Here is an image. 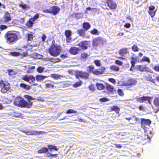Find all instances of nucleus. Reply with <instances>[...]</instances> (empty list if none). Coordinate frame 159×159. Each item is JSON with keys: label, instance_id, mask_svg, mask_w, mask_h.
Returning <instances> with one entry per match:
<instances>
[{"label": "nucleus", "instance_id": "f257e3e1", "mask_svg": "<svg viewBox=\"0 0 159 159\" xmlns=\"http://www.w3.org/2000/svg\"><path fill=\"white\" fill-rule=\"evenodd\" d=\"M47 78V76L40 75H38L36 76V78L34 77L32 75H25L22 78V79L30 83H31V82H34L36 79V80L39 82H41L44 79Z\"/></svg>", "mask_w": 159, "mask_h": 159}, {"label": "nucleus", "instance_id": "f03ea898", "mask_svg": "<svg viewBox=\"0 0 159 159\" xmlns=\"http://www.w3.org/2000/svg\"><path fill=\"white\" fill-rule=\"evenodd\" d=\"M24 97L25 98L28 99V102L25 101L23 99L20 100L18 98H16V99L15 102H19V104L22 107L30 108L32 105V102H30V101L31 100H35V98L28 95H25Z\"/></svg>", "mask_w": 159, "mask_h": 159}, {"label": "nucleus", "instance_id": "7ed1b4c3", "mask_svg": "<svg viewBox=\"0 0 159 159\" xmlns=\"http://www.w3.org/2000/svg\"><path fill=\"white\" fill-rule=\"evenodd\" d=\"M141 127L144 129L146 135L147 136V138L150 140V136L148 134V132L151 121L150 120L147 119H141Z\"/></svg>", "mask_w": 159, "mask_h": 159}, {"label": "nucleus", "instance_id": "20e7f679", "mask_svg": "<svg viewBox=\"0 0 159 159\" xmlns=\"http://www.w3.org/2000/svg\"><path fill=\"white\" fill-rule=\"evenodd\" d=\"M48 50L51 55L53 57H57L60 54L61 48L57 45H52L49 48Z\"/></svg>", "mask_w": 159, "mask_h": 159}, {"label": "nucleus", "instance_id": "39448f33", "mask_svg": "<svg viewBox=\"0 0 159 159\" xmlns=\"http://www.w3.org/2000/svg\"><path fill=\"white\" fill-rule=\"evenodd\" d=\"M5 37L7 42L9 43H13L18 39V36L15 33L8 32L6 34Z\"/></svg>", "mask_w": 159, "mask_h": 159}, {"label": "nucleus", "instance_id": "423d86ee", "mask_svg": "<svg viewBox=\"0 0 159 159\" xmlns=\"http://www.w3.org/2000/svg\"><path fill=\"white\" fill-rule=\"evenodd\" d=\"M106 41V39L98 37L93 39L92 44L93 46L95 47L98 46H100L105 43Z\"/></svg>", "mask_w": 159, "mask_h": 159}, {"label": "nucleus", "instance_id": "0eeeda50", "mask_svg": "<svg viewBox=\"0 0 159 159\" xmlns=\"http://www.w3.org/2000/svg\"><path fill=\"white\" fill-rule=\"evenodd\" d=\"M152 97H150L148 96H143L142 97H138L135 98L137 102L142 103L145 102L146 103H149L150 104H151V100Z\"/></svg>", "mask_w": 159, "mask_h": 159}, {"label": "nucleus", "instance_id": "6e6552de", "mask_svg": "<svg viewBox=\"0 0 159 159\" xmlns=\"http://www.w3.org/2000/svg\"><path fill=\"white\" fill-rule=\"evenodd\" d=\"M0 87L1 88V92L3 93H5L9 90L10 85L9 84H5L2 80L0 81Z\"/></svg>", "mask_w": 159, "mask_h": 159}, {"label": "nucleus", "instance_id": "1a4fd4ad", "mask_svg": "<svg viewBox=\"0 0 159 159\" xmlns=\"http://www.w3.org/2000/svg\"><path fill=\"white\" fill-rule=\"evenodd\" d=\"M106 3L108 7L111 9H116L117 5L114 0H107Z\"/></svg>", "mask_w": 159, "mask_h": 159}, {"label": "nucleus", "instance_id": "9d476101", "mask_svg": "<svg viewBox=\"0 0 159 159\" xmlns=\"http://www.w3.org/2000/svg\"><path fill=\"white\" fill-rule=\"evenodd\" d=\"M75 77L76 78H84L85 79H87L89 77V74L88 73L86 72H83L80 71L77 73L75 75Z\"/></svg>", "mask_w": 159, "mask_h": 159}, {"label": "nucleus", "instance_id": "9b49d317", "mask_svg": "<svg viewBox=\"0 0 159 159\" xmlns=\"http://www.w3.org/2000/svg\"><path fill=\"white\" fill-rule=\"evenodd\" d=\"M128 48H124L122 49L119 52V54L122 57H118L120 59H125L127 58L126 55L127 54L129 55V53L128 51Z\"/></svg>", "mask_w": 159, "mask_h": 159}, {"label": "nucleus", "instance_id": "f8f14e48", "mask_svg": "<svg viewBox=\"0 0 159 159\" xmlns=\"http://www.w3.org/2000/svg\"><path fill=\"white\" fill-rule=\"evenodd\" d=\"M137 83V81L135 79H130L128 80L126 83L124 84L125 86H132L135 85Z\"/></svg>", "mask_w": 159, "mask_h": 159}, {"label": "nucleus", "instance_id": "ddd939ff", "mask_svg": "<svg viewBox=\"0 0 159 159\" xmlns=\"http://www.w3.org/2000/svg\"><path fill=\"white\" fill-rule=\"evenodd\" d=\"M24 133H25L27 135H36L38 134H40L42 133H44V132L42 131H37L36 130H31L27 132L23 131Z\"/></svg>", "mask_w": 159, "mask_h": 159}, {"label": "nucleus", "instance_id": "4468645a", "mask_svg": "<svg viewBox=\"0 0 159 159\" xmlns=\"http://www.w3.org/2000/svg\"><path fill=\"white\" fill-rule=\"evenodd\" d=\"M136 68L139 71L141 72L145 71L146 70L149 69V68L148 67H147L146 65H139L137 66Z\"/></svg>", "mask_w": 159, "mask_h": 159}, {"label": "nucleus", "instance_id": "2eb2a0df", "mask_svg": "<svg viewBox=\"0 0 159 159\" xmlns=\"http://www.w3.org/2000/svg\"><path fill=\"white\" fill-rule=\"evenodd\" d=\"M155 7L154 6H151L149 7L148 13L152 17H153L155 15L156 10H155Z\"/></svg>", "mask_w": 159, "mask_h": 159}, {"label": "nucleus", "instance_id": "dca6fc26", "mask_svg": "<svg viewBox=\"0 0 159 159\" xmlns=\"http://www.w3.org/2000/svg\"><path fill=\"white\" fill-rule=\"evenodd\" d=\"M60 9L57 6L52 7L51 9V13H52L54 15L57 14L60 11Z\"/></svg>", "mask_w": 159, "mask_h": 159}, {"label": "nucleus", "instance_id": "f3484780", "mask_svg": "<svg viewBox=\"0 0 159 159\" xmlns=\"http://www.w3.org/2000/svg\"><path fill=\"white\" fill-rule=\"evenodd\" d=\"M71 31L70 30H66L65 31V35L66 37V41L67 43L70 42V41L71 40Z\"/></svg>", "mask_w": 159, "mask_h": 159}, {"label": "nucleus", "instance_id": "a211bd4d", "mask_svg": "<svg viewBox=\"0 0 159 159\" xmlns=\"http://www.w3.org/2000/svg\"><path fill=\"white\" fill-rule=\"evenodd\" d=\"M88 45V42L87 41H84L80 43L79 45L83 49H86L87 48V46Z\"/></svg>", "mask_w": 159, "mask_h": 159}, {"label": "nucleus", "instance_id": "6ab92c4d", "mask_svg": "<svg viewBox=\"0 0 159 159\" xmlns=\"http://www.w3.org/2000/svg\"><path fill=\"white\" fill-rule=\"evenodd\" d=\"M4 21L6 23L8 22L11 20L10 13L7 12H6L5 13V14L4 16Z\"/></svg>", "mask_w": 159, "mask_h": 159}, {"label": "nucleus", "instance_id": "aec40b11", "mask_svg": "<svg viewBox=\"0 0 159 159\" xmlns=\"http://www.w3.org/2000/svg\"><path fill=\"white\" fill-rule=\"evenodd\" d=\"M126 119L128 120H132L134 121L133 122H130V123L131 124H134V122H135L136 121H138L139 120V119L138 118H137L135 116H132L130 117H126Z\"/></svg>", "mask_w": 159, "mask_h": 159}, {"label": "nucleus", "instance_id": "412c9836", "mask_svg": "<svg viewBox=\"0 0 159 159\" xmlns=\"http://www.w3.org/2000/svg\"><path fill=\"white\" fill-rule=\"evenodd\" d=\"M78 49L76 47H72L70 49V53L76 55L78 53Z\"/></svg>", "mask_w": 159, "mask_h": 159}, {"label": "nucleus", "instance_id": "4be33fe9", "mask_svg": "<svg viewBox=\"0 0 159 159\" xmlns=\"http://www.w3.org/2000/svg\"><path fill=\"white\" fill-rule=\"evenodd\" d=\"M35 21V20L34 18H31L29 19L28 22L26 23V25L29 27H31L33 26Z\"/></svg>", "mask_w": 159, "mask_h": 159}, {"label": "nucleus", "instance_id": "5701e85b", "mask_svg": "<svg viewBox=\"0 0 159 159\" xmlns=\"http://www.w3.org/2000/svg\"><path fill=\"white\" fill-rule=\"evenodd\" d=\"M154 105L157 107L158 111L159 110V97L156 98L154 101Z\"/></svg>", "mask_w": 159, "mask_h": 159}, {"label": "nucleus", "instance_id": "b1692460", "mask_svg": "<svg viewBox=\"0 0 159 159\" xmlns=\"http://www.w3.org/2000/svg\"><path fill=\"white\" fill-rule=\"evenodd\" d=\"M48 149L47 148L43 147L38 151V152L39 153H45L48 152Z\"/></svg>", "mask_w": 159, "mask_h": 159}, {"label": "nucleus", "instance_id": "393cba45", "mask_svg": "<svg viewBox=\"0 0 159 159\" xmlns=\"http://www.w3.org/2000/svg\"><path fill=\"white\" fill-rule=\"evenodd\" d=\"M83 27L86 30H87L90 28V25L89 23L85 22L83 24Z\"/></svg>", "mask_w": 159, "mask_h": 159}, {"label": "nucleus", "instance_id": "a878e982", "mask_svg": "<svg viewBox=\"0 0 159 159\" xmlns=\"http://www.w3.org/2000/svg\"><path fill=\"white\" fill-rule=\"evenodd\" d=\"M82 84V81H79L76 82L73 85V86L74 88H76L81 85Z\"/></svg>", "mask_w": 159, "mask_h": 159}, {"label": "nucleus", "instance_id": "bb28decb", "mask_svg": "<svg viewBox=\"0 0 159 159\" xmlns=\"http://www.w3.org/2000/svg\"><path fill=\"white\" fill-rule=\"evenodd\" d=\"M106 88L107 90L110 92H112L114 89L112 86L109 84H107Z\"/></svg>", "mask_w": 159, "mask_h": 159}, {"label": "nucleus", "instance_id": "cd10ccee", "mask_svg": "<svg viewBox=\"0 0 159 159\" xmlns=\"http://www.w3.org/2000/svg\"><path fill=\"white\" fill-rule=\"evenodd\" d=\"M19 6L20 7H22L23 9L25 10H27L30 8L29 6L28 5L24 3L20 4Z\"/></svg>", "mask_w": 159, "mask_h": 159}, {"label": "nucleus", "instance_id": "c85d7f7f", "mask_svg": "<svg viewBox=\"0 0 159 159\" xmlns=\"http://www.w3.org/2000/svg\"><path fill=\"white\" fill-rule=\"evenodd\" d=\"M143 61H146L149 63L150 62V61L148 57L146 56H144L142 59L140 60L141 62Z\"/></svg>", "mask_w": 159, "mask_h": 159}, {"label": "nucleus", "instance_id": "c756f323", "mask_svg": "<svg viewBox=\"0 0 159 159\" xmlns=\"http://www.w3.org/2000/svg\"><path fill=\"white\" fill-rule=\"evenodd\" d=\"M96 86L97 87L98 89L99 90H102L104 88V86L101 84L97 83L96 84Z\"/></svg>", "mask_w": 159, "mask_h": 159}, {"label": "nucleus", "instance_id": "7c9ffc66", "mask_svg": "<svg viewBox=\"0 0 159 159\" xmlns=\"http://www.w3.org/2000/svg\"><path fill=\"white\" fill-rule=\"evenodd\" d=\"M78 33L81 36H84L85 34V31L83 30H77Z\"/></svg>", "mask_w": 159, "mask_h": 159}, {"label": "nucleus", "instance_id": "2f4dec72", "mask_svg": "<svg viewBox=\"0 0 159 159\" xmlns=\"http://www.w3.org/2000/svg\"><path fill=\"white\" fill-rule=\"evenodd\" d=\"M33 57L34 58H36L38 59H41L43 57V56L42 55L37 53H34L33 55Z\"/></svg>", "mask_w": 159, "mask_h": 159}, {"label": "nucleus", "instance_id": "473e14b6", "mask_svg": "<svg viewBox=\"0 0 159 159\" xmlns=\"http://www.w3.org/2000/svg\"><path fill=\"white\" fill-rule=\"evenodd\" d=\"M27 36L28 41H31L33 40L34 36L31 32L28 33Z\"/></svg>", "mask_w": 159, "mask_h": 159}, {"label": "nucleus", "instance_id": "72a5a7b5", "mask_svg": "<svg viewBox=\"0 0 159 159\" xmlns=\"http://www.w3.org/2000/svg\"><path fill=\"white\" fill-rule=\"evenodd\" d=\"M111 109L113 111H115L116 113H119L120 111V108L116 106H113Z\"/></svg>", "mask_w": 159, "mask_h": 159}, {"label": "nucleus", "instance_id": "f704fd0d", "mask_svg": "<svg viewBox=\"0 0 159 159\" xmlns=\"http://www.w3.org/2000/svg\"><path fill=\"white\" fill-rule=\"evenodd\" d=\"M20 87L26 89H30V86H29L23 83H21L20 84Z\"/></svg>", "mask_w": 159, "mask_h": 159}, {"label": "nucleus", "instance_id": "c9c22d12", "mask_svg": "<svg viewBox=\"0 0 159 159\" xmlns=\"http://www.w3.org/2000/svg\"><path fill=\"white\" fill-rule=\"evenodd\" d=\"M110 68L111 70L115 71H118L119 70V68L115 66H111Z\"/></svg>", "mask_w": 159, "mask_h": 159}, {"label": "nucleus", "instance_id": "e433bc0d", "mask_svg": "<svg viewBox=\"0 0 159 159\" xmlns=\"http://www.w3.org/2000/svg\"><path fill=\"white\" fill-rule=\"evenodd\" d=\"M94 66L93 65L89 66L87 70V71L88 73H91L92 72H93V70H94Z\"/></svg>", "mask_w": 159, "mask_h": 159}, {"label": "nucleus", "instance_id": "4c0bfd02", "mask_svg": "<svg viewBox=\"0 0 159 159\" xmlns=\"http://www.w3.org/2000/svg\"><path fill=\"white\" fill-rule=\"evenodd\" d=\"M48 147L50 150H52L53 149L56 151H57L58 150V148L56 146L53 145H48Z\"/></svg>", "mask_w": 159, "mask_h": 159}, {"label": "nucleus", "instance_id": "58836bf2", "mask_svg": "<svg viewBox=\"0 0 159 159\" xmlns=\"http://www.w3.org/2000/svg\"><path fill=\"white\" fill-rule=\"evenodd\" d=\"M12 115L14 117H18L20 116L21 113L20 112H15L12 113Z\"/></svg>", "mask_w": 159, "mask_h": 159}, {"label": "nucleus", "instance_id": "ea45409f", "mask_svg": "<svg viewBox=\"0 0 159 159\" xmlns=\"http://www.w3.org/2000/svg\"><path fill=\"white\" fill-rule=\"evenodd\" d=\"M44 68L42 66H39L37 69V71L39 73H42L44 70Z\"/></svg>", "mask_w": 159, "mask_h": 159}, {"label": "nucleus", "instance_id": "a19ab883", "mask_svg": "<svg viewBox=\"0 0 159 159\" xmlns=\"http://www.w3.org/2000/svg\"><path fill=\"white\" fill-rule=\"evenodd\" d=\"M8 75H9L13 76L16 74V73L13 70H8Z\"/></svg>", "mask_w": 159, "mask_h": 159}, {"label": "nucleus", "instance_id": "79ce46f5", "mask_svg": "<svg viewBox=\"0 0 159 159\" xmlns=\"http://www.w3.org/2000/svg\"><path fill=\"white\" fill-rule=\"evenodd\" d=\"M132 49L134 52H138L139 51L138 47L135 45H134L132 47Z\"/></svg>", "mask_w": 159, "mask_h": 159}, {"label": "nucleus", "instance_id": "37998d69", "mask_svg": "<svg viewBox=\"0 0 159 159\" xmlns=\"http://www.w3.org/2000/svg\"><path fill=\"white\" fill-rule=\"evenodd\" d=\"M93 73L96 75H99L102 74V72H101L100 71L98 70H95L93 71Z\"/></svg>", "mask_w": 159, "mask_h": 159}, {"label": "nucleus", "instance_id": "c03bdc74", "mask_svg": "<svg viewBox=\"0 0 159 159\" xmlns=\"http://www.w3.org/2000/svg\"><path fill=\"white\" fill-rule=\"evenodd\" d=\"M77 112V111L74 110L73 109H69L66 112V113L67 114H70V113H76Z\"/></svg>", "mask_w": 159, "mask_h": 159}, {"label": "nucleus", "instance_id": "a18cd8bd", "mask_svg": "<svg viewBox=\"0 0 159 159\" xmlns=\"http://www.w3.org/2000/svg\"><path fill=\"white\" fill-rule=\"evenodd\" d=\"M46 88H52L53 87V85L51 84L47 83L45 84Z\"/></svg>", "mask_w": 159, "mask_h": 159}, {"label": "nucleus", "instance_id": "49530a36", "mask_svg": "<svg viewBox=\"0 0 159 159\" xmlns=\"http://www.w3.org/2000/svg\"><path fill=\"white\" fill-rule=\"evenodd\" d=\"M52 62L56 63L60 61V60L58 58H52Z\"/></svg>", "mask_w": 159, "mask_h": 159}, {"label": "nucleus", "instance_id": "de8ad7c7", "mask_svg": "<svg viewBox=\"0 0 159 159\" xmlns=\"http://www.w3.org/2000/svg\"><path fill=\"white\" fill-rule=\"evenodd\" d=\"M61 76L57 74H53L52 75V77L53 78L55 79H58L60 77H61Z\"/></svg>", "mask_w": 159, "mask_h": 159}, {"label": "nucleus", "instance_id": "09e8293b", "mask_svg": "<svg viewBox=\"0 0 159 159\" xmlns=\"http://www.w3.org/2000/svg\"><path fill=\"white\" fill-rule=\"evenodd\" d=\"M94 63H95V64L98 66H100L101 65V63H100V62L98 60H95L94 61Z\"/></svg>", "mask_w": 159, "mask_h": 159}, {"label": "nucleus", "instance_id": "8fccbe9b", "mask_svg": "<svg viewBox=\"0 0 159 159\" xmlns=\"http://www.w3.org/2000/svg\"><path fill=\"white\" fill-rule=\"evenodd\" d=\"M20 53L18 52H11L10 53V54L14 56H19L20 55Z\"/></svg>", "mask_w": 159, "mask_h": 159}, {"label": "nucleus", "instance_id": "3c124183", "mask_svg": "<svg viewBox=\"0 0 159 159\" xmlns=\"http://www.w3.org/2000/svg\"><path fill=\"white\" fill-rule=\"evenodd\" d=\"M115 63L120 66H122L123 64V62L119 60H116L115 61Z\"/></svg>", "mask_w": 159, "mask_h": 159}, {"label": "nucleus", "instance_id": "603ef678", "mask_svg": "<svg viewBox=\"0 0 159 159\" xmlns=\"http://www.w3.org/2000/svg\"><path fill=\"white\" fill-rule=\"evenodd\" d=\"M100 101L102 102H105L109 101V99L106 98H103L100 99Z\"/></svg>", "mask_w": 159, "mask_h": 159}, {"label": "nucleus", "instance_id": "864d4df0", "mask_svg": "<svg viewBox=\"0 0 159 159\" xmlns=\"http://www.w3.org/2000/svg\"><path fill=\"white\" fill-rule=\"evenodd\" d=\"M118 94L121 96H123L124 95V93L122 92V90L120 89H118Z\"/></svg>", "mask_w": 159, "mask_h": 159}, {"label": "nucleus", "instance_id": "5fc2aeb1", "mask_svg": "<svg viewBox=\"0 0 159 159\" xmlns=\"http://www.w3.org/2000/svg\"><path fill=\"white\" fill-rule=\"evenodd\" d=\"M88 56V55L87 54L85 53H82L81 55V57L82 58H86Z\"/></svg>", "mask_w": 159, "mask_h": 159}, {"label": "nucleus", "instance_id": "6e6d98bb", "mask_svg": "<svg viewBox=\"0 0 159 159\" xmlns=\"http://www.w3.org/2000/svg\"><path fill=\"white\" fill-rule=\"evenodd\" d=\"M7 27L6 25H2L0 26V29L1 30H4L6 29L7 28Z\"/></svg>", "mask_w": 159, "mask_h": 159}, {"label": "nucleus", "instance_id": "4d7b16f0", "mask_svg": "<svg viewBox=\"0 0 159 159\" xmlns=\"http://www.w3.org/2000/svg\"><path fill=\"white\" fill-rule=\"evenodd\" d=\"M98 31L96 29H94L91 31V33L93 34H97Z\"/></svg>", "mask_w": 159, "mask_h": 159}, {"label": "nucleus", "instance_id": "13d9d810", "mask_svg": "<svg viewBox=\"0 0 159 159\" xmlns=\"http://www.w3.org/2000/svg\"><path fill=\"white\" fill-rule=\"evenodd\" d=\"M35 68V67L34 66H32L30 67V68L28 69V73L31 72L30 70H33Z\"/></svg>", "mask_w": 159, "mask_h": 159}, {"label": "nucleus", "instance_id": "bf43d9fd", "mask_svg": "<svg viewBox=\"0 0 159 159\" xmlns=\"http://www.w3.org/2000/svg\"><path fill=\"white\" fill-rule=\"evenodd\" d=\"M46 38L47 37L46 35L44 34H43L42 37V41L43 42H45Z\"/></svg>", "mask_w": 159, "mask_h": 159}, {"label": "nucleus", "instance_id": "052dcab7", "mask_svg": "<svg viewBox=\"0 0 159 159\" xmlns=\"http://www.w3.org/2000/svg\"><path fill=\"white\" fill-rule=\"evenodd\" d=\"M154 69L157 71L159 72V66H156L154 67Z\"/></svg>", "mask_w": 159, "mask_h": 159}, {"label": "nucleus", "instance_id": "680f3d73", "mask_svg": "<svg viewBox=\"0 0 159 159\" xmlns=\"http://www.w3.org/2000/svg\"><path fill=\"white\" fill-rule=\"evenodd\" d=\"M39 17V13L36 14L33 18L35 20H36Z\"/></svg>", "mask_w": 159, "mask_h": 159}, {"label": "nucleus", "instance_id": "e2e57ef3", "mask_svg": "<svg viewBox=\"0 0 159 159\" xmlns=\"http://www.w3.org/2000/svg\"><path fill=\"white\" fill-rule=\"evenodd\" d=\"M135 62L134 61H131V66L132 67H134L135 64Z\"/></svg>", "mask_w": 159, "mask_h": 159}, {"label": "nucleus", "instance_id": "0e129e2a", "mask_svg": "<svg viewBox=\"0 0 159 159\" xmlns=\"http://www.w3.org/2000/svg\"><path fill=\"white\" fill-rule=\"evenodd\" d=\"M57 155V154H51L48 153L47 154L46 156H47V157H52L53 156H55V155Z\"/></svg>", "mask_w": 159, "mask_h": 159}, {"label": "nucleus", "instance_id": "69168bd1", "mask_svg": "<svg viewBox=\"0 0 159 159\" xmlns=\"http://www.w3.org/2000/svg\"><path fill=\"white\" fill-rule=\"evenodd\" d=\"M139 109L141 111H144L145 109L143 106L141 105L139 107Z\"/></svg>", "mask_w": 159, "mask_h": 159}, {"label": "nucleus", "instance_id": "338daca9", "mask_svg": "<svg viewBox=\"0 0 159 159\" xmlns=\"http://www.w3.org/2000/svg\"><path fill=\"white\" fill-rule=\"evenodd\" d=\"M130 26H131V25L129 23H127L124 25V27L127 28H129L130 27Z\"/></svg>", "mask_w": 159, "mask_h": 159}, {"label": "nucleus", "instance_id": "774afa93", "mask_svg": "<svg viewBox=\"0 0 159 159\" xmlns=\"http://www.w3.org/2000/svg\"><path fill=\"white\" fill-rule=\"evenodd\" d=\"M109 80L112 83H115L116 82L115 80L112 78H110L109 79Z\"/></svg>", "mask_w": 159, "mask_h": 159}]
</instances>
